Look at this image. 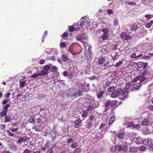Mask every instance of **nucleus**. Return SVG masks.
Masks as SVG:
<instances>
[{
    "label": "nucleus",
    "instance_id": "obj_1",
    "mask_svg": "<svg viewBox=\"0 0 153 153\" xmlns=\"http://www.w3.org/2000/svg\"><path fill=\"white\" fill-rule=\"evenodd\" d=\"M146 79V77H144L143 79L142 80V79H139V77H137L134 79V83L131 84V83L129 82L126 84L128 91L130 92L133 90H138L141 86L140 82Z\"/></svg>",
    "mask_w": 153,
    "mask_h": 153
},
{
    "label": "nucleus",
    "instance_id": "obj_2",
    "mask_svg": "<svg viewBox=\"0 0 153 153\" xmlns=\"http://www.w3.org/2000/svg\"><path fill=\"white\" fill-rule=\"evenodd\" d=\"M89 120L85 123V126L89 130H91L94 125V123L96 120L95 117L92 115H91L88 118Z\"/></svg>",
    "mask_w": 153,
    "mask_h": 153
},
{
    "label": "nucleus",
    "instance_id": "obj_3",
    "mask_svg": "<svg viewBox=\"0 0 153 153\" xmlns=\"http://www.w3.org/2000/svg\"><path fill=\"white\" fill-rule=\"evenodd\" d=\"M117 149L119 151L126 152L127 150L128 146L126 142L123 143V144L117 146Z\"/></svg>",
    "mask_w": 153,
    "mask_h": 153
},
{
    "label": "nucleus",
    "instance_id": "obj_4",
    "mask_svg": "<svg viewBox=\"0 0 153 153\" xmlns=\"http://www.w3.org/2000/svg\"><path fill=\"white\" fill-rule=\"evenodd\" d=\"M122 91L121 88H118L117 89H116L114 91H113L111 94V97L113 98H115L117 97L120 93Z\"/></svg>",
    "mask_w": 153,
    "mask_h": 153
},
{
    "label": "nucleus",
    "instance_id": "obj_5",
    "mask_svg": "<svg viewBox=\"0 0 153 153\" xmlns=\"http://www.w3.org/2000/svg\"><path fill=\"white\" fill-rule=\"evenodd\" d=\"M134 140L135 143L137 144H141L143 143L144 142L143 139L140 137L134 138Z\"/></svg>",
    "mask_w": 153,
    "mask_h": 153
},
{
    "label": "nucleus",
    "instance_id": "obj_6",
    "mask_svg": "<svg viewBox=\"0 0 153 153\" xmlns=\"http://www.w3.org/2000/svg\"><path fill=\"white\" fill-rule=\"evenodd\" d=\"M143 143L145 145L149 146L152 143L153 140L151 138H149L147 139H145L143 140Z\"/></svg>",
    "mask_w": 153,
    "mask_h": 153
},
{
    "label": "nucleus",
    "instance_id": "obj_7",
    "mask_svg": "<svg viewBox=\"0 0 153 153\" xmlns=\"http://www.w3.org/2000/svg\"><path fill=\"white\" fill-rule=\"evenodd\" d=\"M150 74V73L148 72V71H145L140 76H138L137 77H139V79H142V80H143L144 77H146V79L147 78V77Z\"/></svg>",
    "mask_w": 153,
    "mask_h": 153
},
{
    "label": "nucleus",
    "instance_id": "obj_8",
    "mask_svg": "<svg viewBox=\"0 0 153 153\" xmlns=\"http://www.w3.org/2000/svg\"><path fill=\"white\" fill-rule=\"evenodd\" d=\"M28 139L26 136H25V138L22 137H20L17 141V144L19 145H21L22 143L25 141L26 140Z\"/></svg>",
    "mask_w": 153,
    "mask_h": 153
},
{
    "label": "nucleus",
    "instance_id": "obj_9",
    "mask_svg": "<svg viewBox=\"0 0 153 153\" xmlns=\"http://www.w3.org/2000/svg\"><path fill=\"white\" fill-rule=\"evenodd\" d=\"M134 63V67L137 70H138L140 68L143 66V63L139 62L138 63Z\"/></svg>",
    "mask_w": 153,
    "mask_h": 153
},
{
    "label": "nucleus",
    "instance_id": "obj_10",
    "mask_svg": "<svg viewBox=\"0 0 153 153\" xmlns=\"http://www.w3.org/2000/svg\"><path fill=\"white\" fill-rule=\"evenodd\" d=\"M81 123V120L80 119H78L74 122L75 124V127L76 128H79V124Z\"/></svg>",
    "mask_w": 153,
    "mask_h": 153
},
{
    "label": "nucleus",
    "instance_id": "obj_11",
    "mask_svg": "<svg viewBox=\"0 0 153 153\" xmlns=\"http://www.w3.org/2000/svg\"><path fill=\"white\" fill-rule=\"evenodd\" d=\"M105 61V59L104 57H102L98 61V64L100 65H103Z\"/></svg>",
    "mask_w": 153,
    "mask_h": 153
},
{
    "label": "nucleus",
    "instance_id": "obj_12",
    "mask_svg": "<svg viewBox=\"0 0 153 153\" xmlns=\"http://www.w3.org/2000/svg\"><path fill=\"white\" fill-rule=\"evenodd\" d=\"M143 55V54L137 55L136 53H134L131 54V55L130 56V57L131 58L135 59L137 58L140 57Z\"/></svg>",
    "mask_w": 153,
    "mask_h": 153
},
{
    "label": "nucleus",
    "instance_id": "obj_13",
    "mask_svg": "<svg viewBox=\"0 0 153 153\" xmlns=\"http://www.w3.org/2000/svg\"><path fill=\"white\" fill-rule=\"evenodd\" d=\"M149 123V120L148 119H145L141 123V125L143 126H147Z\"/></svg>",
    "mask_w": 153,
    "mask_h": 153
},
{
    "label": "nucleus",
    "instance_id": "obj_14",
    "mask_svg": "<svg viewBox=\"0 0 153 153\" xmlns=\"http://www.w3.org/2000/svg\"><path fill=\"white\" fill-rule=\"evenodd\" d=\"M137 28V24L134 23L131 25L130 30L131 31H134L136 30Z\"/></svg>",
    "mask_w": 153,
    "mask_h": 153
},
{
    "label": "nucleus",
    "instance_id": "obj_15",
    "mask_svg": "<svg viewBox=\"0 0 153 153\" xmlns=\"http://www.w3.org/2000/svg\"><path fill=\"white\" fill-rule=\"evenodd\" d=\"M120 36L121 38H125V39L126 40H128L129 39V38L127 36V33L125 32H122L120 35Z\"/></svg>",
    "mask_w": 153,
    "mask_h": 153
},
{
    "label": "nucleus",
    "instance_id": "obj_16",
    "mask_svg": "<svg viewBox=\"0 0 153 153\" xmlns=\"http://www.w3.org/2000/svg\"><path fill=\"white\" fill-rule=\"evenodd\" d=\"M48 72L47 71H45L44 70L41 71L40 73H39V76L47 75L48 74Z\"/></svg>",
    "mask_w": 153,
    "mask_h": 153
},
{
    "label": "nucleus",
    "instance_id": "obj_17",
    "mask_svg": "<svg viewBox=\"0 0 153 153\" xmlns=\"http://www.w3.org/2000/svg\"><path fill=\"white\" fill-rule=\"evenodd\" d=\"M115 118L114 116H112L109 119V125H111L115 121Z\"/></svg>",
    "mask_w": 153,
    "mask_h": 153
},
{
    "label": "nucleus",
    "instance_id": "obj_18",
    "mask_svg": "<svg viewBox=\"0 0 153 153\" xmlns=\"http://www.w3.org/2000/svg\"><path fill=\"white\" fill-rule=\"evenodd\" d=\"M125 133L123 132L122 133H120L117 136V137L119 139H123V138L124 136L125 135Z\"/></svg>",
    "mask_w": 153,
    "mask_h": 153
},
{
    "label": "nucleus",
    "instance_id": "obj_19",
    "mask_svg": "<svg viewBox=\"0 0 153 153\" xmlns=\"http://www.w3.org/2000/svg\"><path fill=\"white\" fill-rule=\"evenodd\" d=\"M4 119L5 122H9L11 121V117L10 115H7L5 117Z\"/></svg>",
    "mask_w": 153,
    "mask_h": 153
},
{
    "label": "nucleus",
    "instance_id": "obj_20",
    "mask_svg": "<svg viewBox=\"0 0 153 153\" xmlns=\"http://www.w3.org/2000/svg\"><path fill=\"white\" fill-rule=\"evenodd\" d=\"M81 93L80 91H78V92H76L75 93H74L72 94L71 95V97H76L77 95H78L79 96H80Z\"/></svg>",
    "mask_w": 153,
    "mask_h": 153
},
{
    "label": "nucleus",
    "instance_id": "obj_21",
    "mask_svg": "<svg viewBox=\"0 0 153 153\" xmlns=\"http://www.w3.org/2000/svg\"><path fill=\"white\" fill-rule=\"evenodd\" d=\"M74 26L75 31H77L80 29V27H79V22H78L76 24H75Z\"/></svg>",
    "mask_w": 153,
    "mask_h": 153
},
{
    "label": "nucleus",
    "instance_id": "obj_22",
    "mask_svg": "<svg viewBox=\"0 0 153 153\" xmlns=\"http://www.w3.org/2000/svg\"><path fill=\"white\" fill-rule=\"evenodd\" d=\"M104 91H102L101 92H99L97 94V97L98 99L101 98L104 94Z\"/></svg>",
    "mask_w": 153,
    "mask_h": 153
},
{
    "label": "nucleus",
    "instance_id": "obj_23",
    "mask_svg": "<svg viewBox=\"0 0 153 153\" xmlns=\"http://www.w3.org/2000/svg\"><path fill=\"white\" fill-rule=\"evenodd\" d=\"M50 66L49 65H45L43 67V70L46 71H47L50 69Z\"/></svg>",
    "mask_w": 153,
    "mask_h": 153
},
{
    "label": "nucleus",
    "instance_id": "obj_24",
    "mask_svg": "<svg viewBox=\"0 0 153 153\" xmlns=\"http://www.w3.org/2000/svg\"><path fill=\"white\" fill-rule=\"evenodd\" d=\"M137 151V149L135 147H131L130 149V152L133 153L136 152Z\"/></svg>",
    "mask_w": 153,
    "mask_h": 153
},
{
    "label": "nucleus",
    "instance_id": "obj_25",
    "mask_svg": "<svg viewBox=\"0 0 153 153\" xmlns=\"http://www.w3.org/2000/svg\"><path fill=\"white\" fill-rule=\"evenodd\" d=\"M115 88L116 87L114 86L110 87L108 88V92H111L114 91V90H115Z\"/></svg>",
    "mask_w": 153,
    "mask_h": 153
},
{
    "label": "nucleus",
    "instance_id": "obj_26",
    "mask_svg": "<svg viewBox=\"0 0 153 153\" xmlns=\"http://www.w3.org/2000/svg\"><path fill=\"white\" fill-rule=\"evenodd\" d=\"M111 100H108L107 101L105 102V106L106 107H108L109 106V105H110L111 106Z\"/></svg>",
    "mask_w": 153,
    "mask_h": 153
},
{
    "label": "nucleus",
    "instance_id": "obj_27",
    "mask_svg": "<svg viewBox=\"0 0 153 153\" xmlns=\"http://www.w3.org/2000/svg\"><path fill=\"white\" fill-rule=\"evenodd\" d=\"M88 114V113L87 111H84L82 114V117L84 119L87 117Z\"/></svg>",
    "mask_w": 153,
    "mask_h": 153
},
{
    "label": "nucleus",
    "instance_id": "obj_28",
    "mask_svg": "<svg viewBox=\"0 0 153 153\" xmlns=\"http://www.w3.org/2000/svg\"><path fill=\"white\" fill-rule=\"evenodd\" d=\"M61 58L62 61L64 62H66L68 60V57L67 56L63 55L61 56Z\"/></svg>",
    "mask_w": 153,
    "mask_h": 153
},
{
    "label": "nucleus",
    "instance_id": "obj_29",
    "mask_svg": "<svg viewBox=\"0 0 153 153\" xmlns=\"http://www.w3.org/2000/svg\"><path fill=\"white\" fill-rule=\"evenodd\" d=\"M87 22V21L86 19H84V20H83L80 22L79 25H80V26L82 27L85 25V24Z\"/></svg>",
    "mask_w": 153,
    "mask_h": 153
},
{
    "label": "nucleus",
    "instance_id": "obj_30",
    "mask_svg": "<svg viewBox=\"0 0 153 153\" xmlns=\"http://www.w3.org/2000/svg\"><path fill=\"white\" fill-rule=\"evenodd\" d=\"M7 111H4V110L2 112H1L0 113V116L1 117H5L7 115Z\"/></svg>",
    "mask_w": 153,
    "mask_h": 153
},
{
    "label": "nucleus",
    "instance_id": "obj_31",
    "mask_svg": "<svg viewBox=\"0 0 153 153\" xmlns=\"http://www.w3.org/2000/svg\"><path fill=\"white\" fill-rule=\"evenodd\" d=\"M10 106V105L9 104H7L4 106L3 109L4 110L7 111V109Z\"/></svg>",
    "mask_w": 153,
    "mask_h": 153
},
{
    "label": "nucleus",
    "instance_id": "obj_32",
    "mask_svg": "<svg viewBox=\"0 0 153 153\" xmlns=\"http://www.w3.org/2000/svg\"><path fill=\"white\" fill-rule=\"evenodd\" d=\"M117 149V146H113L110 149V150L111 152H115Z\"/></svg>",
    "mask_w": 153,
    "mask_h": 153
},
{
    "label": "nucleus",
    "instance_id": "obj_33",
    "mask_svg": "<svg viewBox=\"0 0 153 153\" xmlns=\"http://www.w3.org/2000/svg\"><path fill=\"white\" fill-rule=\"evenodd\" d=\"M95 105H94L93 104H92V105L91 104L88 106L87 108V110L88 111H90L93 108H95Z\"/></svg>",
    "mask_w": 153,
    "mask_h": 153
},
{
    "label": "nucleus",
    "instance_id": "obj_34",
    "mask_svg": "<svg viewBox=\"0 0 153 153\" xmlns=\"http://www.w3.org/2000/svg\"><path fill=\"white\" fill-rule=\"evenodd\" d=\"M153 16L152 15L147 14L145 15V17L147 19H151L152 17Z\"/></svg>",
    "mask_w": 153,
    "mask_h": 153
},
{
    "label": "nucleus",
    "instance_id": "obj_35",
    "mask_svg": "<svg viewBox=\"0 0 153 153\" xmlns=\"http://www.w3.org/2000/svg\"><path fill=\"white\" fill-rule=\"evenodd\" d=\"M153 23V21L152 20L149 23H148L146 25V27L147 28H150Z\"/></svg>",
    "mask_w": 153,
    "mask_h": 153
},
{
    "label": "nucleus",
    "instance_id": "obj_36",
    "mask_svg": "<svg viewBox=\"0 0 153 153\" xmlns=\"http://www.w3.org/2000/svg\"><path fill=\"white\" fill-rule=\"evenodd\" d=\"M58 70V68L56 66H53L51 68V71L52 72H55Z\"/></svg>",
    "mask_w": 153,
    "mask_h": 153
},
{
    "label": "nucleus",
    "instance_id": "obj_37",
    "mask_svg": "<svg viewBox=\"0 0 153 153\" xmlns=\"http://www.w3.org/2000/svg\"><path fill=\"white\" fill-rule=\"evenodd\" d=\"M108 35L103 34L102 35V38L103 40L107 39L108 38Z\"/></svg>",
    "mask_w": 153,
    "mask_h": 153
},
{
    "label": "nucleus",
    "instance_id": "obj_38",
    "mask_svg": "<svg viewBox=\"0 0 153 153\" xmlns=\"http://www.w3.org/2000/svg\"><path fill=\"white\" fill-rule=\"evenodd\" d=\"M7 132L9 136L12 137H14V134L13 133L11 132L9 130H7Z\"/></svg>",
    "mask_w": 153,
    "mask_h": 153
},
{
    "label": "nucleus",
    "instance_id": "obj_39",
    "mask_svg": "<svg viewBox=\"0 0 153 153\" xmlns=\"http://www.w3.org/2000/svg\"><path fill=\"white\" fill-rule=\"evenodd\" d=\"M102 31L103 32L104 34L108 35H109V33L108 32V30L107 29L105 28H104L102 30Z\"/></svg>",
    "mask_w": 153,
    "mask_h": 153
},
{
    "label": "nucleus",
    "instance_id": "obj_40",
    "mask_svg": "<svg viewBox=\"0 0 153 153\" xmlns=\"http://www.w3.org/2000/svg\"><path fill=\"white\" fill-rule=\"evenodd\" d=\"M117 103V100H111V106L113 107V106L115 105H116Z\"/></svg>",
    "mask_w": 153,
    "mask_h": 153
},
{
    "label": "nucleus",
    "instance_id": "obj_41",
    "mask_svg": "<svg viewBox=\"0 0 153 153\" xmlns=\"http://www.w3.org/2000/svg\"><path fill=\"white\" fill-rule=\"evenodd\" d=\"M81 151V149L79 148H76L73 152L74 153H79Z\"/></svg>",
    "mask_w": 153,
    "mask_h": 153
},
{
    "label": "nucleus",
    "instance_id": "obj_42",
    "mask_svg": "<svg viewBox=\"0 0 153 153\" xmlns=\"http://www.w3.org/2000/svg\"><path fill=\"white\" fill-rule=\"evenodd\" d=\"M127 4L130 5H136V3L134 1H131L130 2H127Z\"/></svg>",
    "mask_w": 153,
    "mask_h": 153
},
{
    "label": "nucleus",
    "instance_id": "obj_43",
    "mask_svg": "<svg viewBox=\"0 0 153 153\" xmlns=\"http://www.w3.org/2000/svg\"><path fill=\"white\" fill-rule=\"evenodd\" d=\"M77 146V143L75 142L73 143L71 146V148L74 149Z\"/></svg>",
    "mask_w": 153,
    "mask_h": 153
},
{
    "label": "nucleus",
    "instance_id": "obj_44",
    "mask_svg": "<svg viewBox=\"0 0 153 153\" xmlns=\"http://www.w3.org/2000/svg\"><path fill=\"white\" fill-rule=\"evenodd\" d=\"M66 44L65 42H61L60 44L61 48H64L66 47Z\"/></svg>",
    "mask_w": 153,
    "mask_h": 153
},
{
    "label": "nucleus",
    "instance_id": "obj_45",
    "mask_svg": "<svg viewBox=\"0 0 153 153\" xmlns=\"http://www.w3.org/2000/svg\"><path fill=\"white\" fill-rule=\"evenodd\" d=\"M25 82H26L25 81H24V82H22L21 81H19V83H20V86L21 87H24V86L25 85Z\"/></svg>",
    "mask_w": 153,
    "mask_h": 153
},
{
    "label": "nucleus",
    "instance_id": "obj_46",
    "mask_svg": "<svg viewBox=\"0 0 153 153\" xmlns=\"http://www.w3.org/2000/svg\"><path fill=\"white\" fill-rule=\"evenodd\" d=\"M82 43L84 47L86 48L88 45V43L87 42L85 41H82Z\"/></svg>",
    "mask_w": 153,
    "mask_h": 153
},
{
    "label": "nucleus",
    "instance_id": "obj_47",
    "mask_svg": "<svg viewBox=\"0 0 153 153\" xmlns=\"http://www.w3.org/2000/svg\"><path fill=\"white\" fill-rule=\"evenodd\" d=\"M39 73H36L34 74H33V75H32L31 76V77L32 78H36V77H37L38 76H39Z\"/></svg>",
    "mask_w": 153,
    "mask_h": 153
},
{
    "label": "nucleus",
    "instance_id": "obj_48",
    "mask_svg": "<svg viewBox=\"0 0 153 153\" xmlns=\"http://www.w3.org/2000/svg\"><path fill=\"white\" fill-rule=\"evenodd\" d=\"M69 31L70 32H73L75 30V27L74 26H71L69 27Z\"/></svg>",
    "mask_w": 153,
    "mask_h": 153
},
{
    "label": "nucleus",
    "instance_id": "obj_49",
    "mask_svg": "<svg viewBox=\"0 0 153 153\" xmlns=\"http://www.w3.org/2000/svg\"><path fill=\"white\" fill-rule=\"evenodd\" d=\"M28 121L30 123H33L34 121V119L33 117H30L28 120Z\"/></svg>",
    "mask_w": 153,
    "mask_h": 153
},
{
    "label": "nucleus",
    "instance_id": "obj_50",
    "mask_svg": "<svg viewBox=\"0 0 153 153\" xmlns=\"http://www.w3.org/2000/svg\"><path fill=\"white\" fill-rule=\"evenodd\" d=\"M119 56L117 54H116L114 56L112 57V60L114 61L115 60H116L117 59Z\"/></svg>",
    "mask_w": 153,
    "mask_h": 153
},
{
    "label": "nucleus",
    "instance_id": "obj_51",
    "mask_svg": "<svg viewBox=\"0 0 153 153\" xmlns=\"http://www.w3.org/2000/svg\"><path fill=\"white\" fill-rule=\"evenodd\" d=\"M8 102V99H5L2 102V104L3 105H6Z\"/></svg>",
    "mask_w": 153,
    "mask_h": 153
},
{
    "label": "nucleus",
    "instance_id": "obj_52",
    "mask_svg": "<svg viewBox=\"0 0 153 153\" xmlns=\"http://www.w3.org/2000/svg\"><path fill=\"white\" fill-rule=\"evenodd\" d=\"M105 124H104L103 123H102L100 125L99 127V129H102L105 127Z\"/></svg>",
    "mask_w": 153,
    "mask_h": 153
},
{
    "label": "nucleus",
    "instance_id": "obj_53",
    "mask_svg": "<svg viewBox=\"0 0 153 153\" xmlns=\"http://www.w3.org/2000/svg\"><path fill=\"white\" fill-rule=\"evenodd\" d=\"M31 150L26 149L24 151L23 153H31Z\"/></svg>",
    "mask_w": 153,
    "mask_h": 153
},
{
    "label": "nucleus",
    "instance_id": "obj_54",
    "mask_svg": "<svg viewBox=\"0 0 153 153\" xmlns=\"http://www.w3.org/2000/svg\"><path fill=\"white\" fill-rule=\"evenodd\" d=\"M122 63L123 62L122 61H120L118 62H117V63L115 65V67H119Z\"/></svg>",
    "mask_w": 153,
    "mask_h": 153
},
{
    "label": "nucleus",
    "instance_id": "obj_55",
    "mask_svg": "<svg viewBox=\"0 0 153 153\" xmlns=\"http://www.w3.org/2000/svg\"><path fill=\"white\" fill-rule=\"evenodd\" d=\"M143 63V66L144 69H146L148 63Z\"/></svg>",
    "mask_w": 153,
    "mask_h": 153
},
{
    "label": "nucleus",
    "instance_id": "obj_56",
    "mask_svg": "<svg viewBox=\"0 0 153 153\" xmlns=\"http://www.w3.org/2000/svg\"><path fill=\"white\" fill-rule=\"evenodd\" d=\"M127 91H128V90H127L126 89H123L122 92V94H121L122 95H125L127 93Z\"/></svg>",
    "mask_w": 153,
    "mask_h": 153
},
{
    "label": "nucleus",
    "instance_id": "obj_57",
    "mask_svg": "<svg viewBox=\"0 0 153 153\" xmlns=\"http://www.w3.org/2000/svg\"><path fill=\"white\" fill-rule=\"evenodd\" d=\"M140 149L141 151H145L146 149V148L144 146H141Z\"/></svg>",
    "mask_w": 153,
    "mask_h": 153
},
{
    "label": "nucleus",
    "instance_id": "obj_58",
    "mask_svg": "<svg viewBox=\"0 0 153 153\" xmlns=\"http://www.w3.org/2000/svg\"><path fill=\"white\" fill-rule=\"evenodd\" d=\"M10 94H11L10 93H7L4 94V96L5 98H8L9 97Z\"/></svg>",
    "mask_w": 153,
    "mask_h": 153
},
{
    "label": "nucleus",
    "instance_id": "obj_59",
    "mask_svg": "<svg viewBox=\"0 0 153 153\" xmlns=\"http://www.w3.org/2000/svg\"><path fill=\"white\" fill-rule=\"evenodd\" d=\"M150 56H149V55H148L147 56H143L142 57V58H143V59H144L146 60L149 59H150Z\"/></svg>",
    "mask_w": 153,
    "mask_h": 153
},
{
    "label": "nucleus",
    "instance_id": "obj_60",
    "mask_svg": "<svg viewBox=\"0 0 153 153\" xmlns=\"http://www.w3.org/2000/svg\"><path fill=\"white\" fill-rule=\"evenodd\" d=\"M114 24L116 26L118 24V21L117 19H114Z\"/></svg>",
    "mask_w": 153,
    "mask_h": 153
},
{
    "label": "nucleus",
    "instance_id": "obj_61",
    "mask_svg": "<svg viewBox=\"0 0 153 153\" xmlns=\"http://www.w3.org/2000/svg\"><path fill=\"white\" fill-rule=\"evenodd\" d=\"M68 35V33L67 32H65L62 34V37L63 38H65V37H67Z\"/></svg>",
    "mask_w": 153,
    "mask_h": 153
},
{
    "label": "nucleus",
    "instance_id": "obj_62",
    "mask_svg": "<svg viewBox=\"0 0 153 153\" xmlns=\"http://www.w3.org/2000/svg\"><path fill=\"white\" fill-rule=\"evenodd\" d=\"M107 13L108 14H113V11L112 10H107Z\"/></svg>",
    "mask_w": 153,
    "mask_h": 153
},
{
    "label": "nucleus",
    "instance_id": "obj_63",
    "mask_svg": "<svg viewBox=\"0 0 153 153\" xmlns=\"http://www.w3.org/2000/svg\"><path fill=\"white\" fill-rule=\"evenodd\" d=\"M149 149L150 151H153V144H152L149 147Z\"/></svg>",
    "mask_w": 153,
    "mask_h": 153
},
{
    "label": "nucleus",
    "instance_id": "obj_64",
    "mask_svg": "<svg viewBox=\"0 0 153 153\" xmlns=\"http://www.w3.org/2000/svg\"><path fill=\"white\" fill-rule=\"evenodd\" d=\"M53 149H51L47 151L46 153H53Z\"/></svg>",
    "mask_w": 153,
    "mask_h": 153
}]
</instances>
